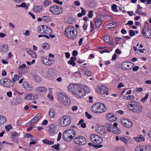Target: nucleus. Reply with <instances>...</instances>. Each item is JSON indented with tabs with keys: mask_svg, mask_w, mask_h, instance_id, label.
<instances>
[{
	"mask_svg": "<svg viewBox=\"0 0 151 151\" xmlns=\"http://www.w3.org/2000/svg\"><path fill=\"white\" fill-rule=\"evenodd\" d=\"M77 34V29L75 27L72 26H69L67 27L64 31L65 36L70 40L75 39Z\"/></svg>",
	"mask_w": 151,
	"mask_h": 151,
	"instance_id": "f257e3e1",
	"label": "nucleus"
},
{
	"mask_svg": "<svg viewBox=\"0 0 151 151\" xmlns=\"http://www.w3.org/2000/svg\"><path fill=\"white\" fill-rule=\"evenodd\" d=\"M106 108L103 104L97 103L93 104L91 108V111L94 113H102L106 110Z\"/></svg>",
	"mask_w": 151,
	"mask_h": 151,
	"instance_id": "f03ea898",
	"label": "nucleus"
},
{
	"mask_svg": "<svg viewBox=\"0 0 151 151\" xmlns=\"http://www.w3.org/2000/svg\"><path fill=\"white\" fill-rule=\"evenodd\" d=\"M71 119L70 116H64L59 120L60 125L62 127H65L69 125L71 123Z\"/></svg>",
	"mask_w": 151,
	"mask_h": 151,
	"instance_id": "7ed1b4c3",
	"label": "nucleus"
},
{
	"mask_svg": "<svg viewBox=\"0 0 151 151\" xmlns=\"http://www.w3.org/2000/svg\"><path fill=\"white\" fill-rule=\"evenodd\" d=\"M85 95L84 90L82 86L78 84L73 95L78 98H82Z\"/></svg>",
	"mask_w": 151,
	"mask_h": 151,
	"instance_id": "20e7f679",
	"label": "nucleus"
},
{
	"mask_svg": "<svg viewBox=\"0 0 151 151\" xmlns=\"http://www.w3.org/2000/svg\"><path fill=\"white\" fill-rule=\"evenodd\" d=\"M1 84L4 87L10 88L13 86L14 83L10 80L7 78H4L1 79L0 81Z\"/></svg>",
	"mask_w": 151,
	"mask_h": 151,
	"instance_id": "39448f33",
	"label": "nucleus"
},
{
	"mask_svg": "<svg viewBox=\"0 0 151 151\" xmlns=\"http://www.w3.org/2000/svg\"><path fill=\"white\" fill-rule=\"evenodd\" d=\"M74 142L79 145H84L86 143V138L81 136H78L73 139Z\"/></svg>",
	"mask_w": 151,
	"mask_h": 151,
	"instance_id": "423d86ee",
	"label": "nucleus"
},
{
	"mask_svg": "<svg viewBox=\"0 0 151 151\" xmlns=\"http://www.w3.org/2000/svg\"><path fill=\"white\" fill-rule=\"evenodd\" d=\"M90 139L94 143L99 145L103 142V139L99 136L95 134H92L90 137Z\"/></svg>",
	"mask_w": 151,
	"mask_h": 151,
	"instance_id": "0eeeda50",
	"label": "nucleus"
},
{
	"mask_svg": "<svg viewBox=\"0 0 151 151\" xmlns=\"http://www.w3.org/2000/svg\"><path fill=\"white\" fill-rule=\"evenodd\" d=\"M50 10L53 14L55 15L60 14L63 11L61 7L57 5L53 6L50 7Z\"/></svg>",
	"mask_w": 151,
	"mask_h": 151,
	"instance_id": "6e6552de",
	"label": "nucleus"
},
{
	"mask_svg": "<svg viewBox=\"0 0 151 151\" xmlns=\"http://www.w3.org/2000/svg\"><path fill=\"white\" fill-rule=\"evenodd\" d=\"M97 91L100 94H105L108 95L107 88L105 86L102 85H100L97 87Z\"/></svg>",
	"mask_w": 151,
	"mask_h": 151,
	"instance_id": "1a4fd4ad",
	"label": "nucleus"
},
{
	"mask_svg": "<svg viewBox=\"0 0 151 151\" xmlns=\"http://www.w3.org/2000/svg\"><path fill=\"white\" fill-rule=\"evenodd\" d=\"M142 32L143 35L148 38H151V29L147 28L146 26L142 28Z\"/></svg>",
	"mask_w": 151,
	"mask_h": 151,
	"instance_id": "9d476101",
	"label": "nucleus"
},
{
	"mask_svg": "<svg viewBox=\"0 0 151 151\" xmlns=\"http://www.w3.org/2000/svg\"><path fill=\"white\" fill-rule=\"evenodd\" d=\"M138 104L136 102L132 101L129 103L127 106L129 110L133 112L134 110L136 108V106H137Z\"/></svg>",
	"mask_w": 151,
	"mask_h": 151,
	"instance_id": "9b49d317",
	"label": "nucleus"
},
{
	"mask_svg": "<svg viewBox=\"0 0 151 151\" xmlns=\"http://www.w3.org/2000/svg\"><path fill=\"white\" fill-rule=\"evenodd\" d=\"M131 64H133L128 62H123L121 64L122 68L124 70L131 69L132 67L130 66Z\"/></svg>",
	"mask_w": 151,
	"mask_h": 151,
	"instance_id": "f8f14e48",
	"label": "nucleus"
},
{
	"mask_svg": "<svg viewBox=\"0 0 151 151\" xmlns=\"http://www.w3.org/2000/svg\"><path fill=\"white\" fill-rule=\"evenodd\" d=\"M78 84L75 83H70L68 87V89L70 92L73 95L77 88Z\"/></svg>",
	"mask_w": 151,
	"mask_h": 151,
	"instance_id": "ddd939ff",
	"label": "nucleus"
},
{
	"mask_svg": "<svg viewBox=\"0 0 151 151\" xmlns=\"http://www.w3.org/2000/svg\"><path fill=\"white\" fill-rule=\"evenodd\" d=\"M96 130L98 133H100L102 135H104L106 133L104 127L101 125L97 126L96 128Z\"/></svg>",
	"mask_w": 151,
	"mask_h": 151,
	"instance_id": "4468645a",
	"label": "nucleus"
},
{
	"mask_svg": "<svg viewBox=\"0 0 151 151\" xmlns=\"http://www.w3.org/2000/svg\"><path fill=\"white\" fill-rule=\"evenodd\" d=\"M63 135L64 139L68 142L70 141L74 137H73V135H69L65 132L63 133Z\"/></svg>",
	"mask_w": 151,
	"mask_h": 151,
	"instance_id": "2eb2a0df",
	"label": "nucleus"
},
{
	"mask_svg": "<svg viewBox=\"0 0 151 151\" xmlns=\"http://www.w3.org/2000/svg\"><path fill=\"white\" fill-rule=\"evenodd\" d=\"M41 60L43 63L47 65H50L54 63V60L52 59V61L47 59L46 58L42 57Z\"/></svg>",
	"mask_w": 151,
	"mask_h": 151,
	"instance_id": "dca6fc26",
	"label": "nucleus"
},
{
	"mask_svg": "<svg viewBox=\"0 0 151 151\" xmlns=\"http://www.w3.org/2000/svg\"><path fill=\"white\" fill-rule=\"evenodd\" d=\"M67 97L63 93H60L58 94V99L62 103H64V100L66 99Z\"/></svg>",
	"mask_w": 151,
	"mask_h": 151,
	"instance_id": "f3484780",
	"label": "nucleus"
},
{
	"mask_svg": "<svg viewBox=\"0 0 151 151\" xmlns=\"http://www.w3.org/2000/svg\"><path fill=\"white\" fill-rule=\"evenodd\" d=\"M41 117L42 116L40 114H37L34 118L32 119L29 123H30L31 124H34L40 119L41 118Z\"/></svg>",
	"mask_w": 151,
	"mask_h": 151,
	"instance_id": "a211bd4d",
	"label": "nucleus"
},
{
	"mask_svg": "<svg viewBox=\"0 0 151 151\" xmlns=\"http://www.w3.org/2000/svg\"><path fill=\"white\" fill-rule=\"evenodd\" d=\"M117 25V24L115 22H112L106 24L105 25V29L108 30L116 27Z\"/></svg>",
	"mask_w": 151,
	"mask_h": 151,
	"instance_id": "6ab92c4d",
	"label": "nucleus"
},
{
	"mask_svg": "<svg viewBox=\"0 0 151 151\" xmlns=\"http://www.w3.org/2000/svg\"><path fill=\"white\" fill-rule=\"evenodd\" d=\"M22 101V99L19 97H17L13 99L11 102V104L12 105H17L19 104Z\"/></svg>",
	"mask_w": 151,
	"mask_h": 151,
	"instance_id": "aec40b11",
	"label": "nucleus"
},
{
	"mask_svg": "<svg viewBox=\"0 0 151 151\" xmlns=\"http://www.w3.org/2000/svg\"><path fill=\"white\" fill-rule=\"evenodd\" d=\"M143 110L141 105L139 104H138L137 106H136V108L133 111V112L139 113L142 112Z\"/></svg>",
	"mask_w": 151,
	"mask_h": 151,
	"instance_id": "412c9836",
	"label": "nucleus"
},
{
	"mask_svg": "<svg viewBox=\"0 0 151 151\" xmlns=\"http://www.w3.org/2000/svg\"><path fill=\"white\" fill-rule=\"evenodd\" d=\"M46 27V25H40L38 27V31L40 33H44L45 32V30Z\"/></svg>",
	"mask_w": 151,
	"mask_h": 151,
	"instance_id": "4be33fe9",
	"label": "nucleus"
},
{
	"mask_svg": "<svg viewBox=\"0 0 151 151\" xmlns=\"http://www.w3.org/2000/svg\"><path fill=\"white\" fill-rule=\"evenodd\" d=\"M69 135H73V137H75L76 136V133L74 132V130L72 129H68L65 130V131Z\"/></svg>",
	"mask_w": 151,
	"mask_h": 151,
	"instance_id": "5701e85b",
	"label": "nucleus"
},
{
	"mask_svg": "<svg viewBox=\"0 0 151 151\" xmlns=\"http://www.w3.org/2000/svg\"><path fill=\"white\" fill-rule=\"evenodd\" d=\"M134 139L137 142H141L145 140V137L142 135H139L137 137H134Z\"/></svg>",
	"mask_w": 151,
	"mask_h": 151,
	"instance_id": "b1692460",
	"label": "nucleus"
},
{
	"mask_svg": "<svg viewBox=\"0 0 151 151\" xmlns=\"http://www.w3.org/2000/svg\"><path fill=\"white\" fill-rule=\"evenodd\" d=\"M95 25L97 27H100L102 25L101 21L99 19V18L97 17L95 19Z\"/></svg>",
	"mask_w": 151,
	"mask_h": 151,
	"instance_id": "393cba45",
	"label": "nucleus"
},
{
	"mask_svg": "<svg viewBox=\"0 0 151 151\" xmlns=\"http://www.w3.org/2000/svg\"><path fill=\"white\" fill-rule=\"evenodd\" d=\"M35 90L37 92H45L47 91V89L44 87H39L37 88Z\"/></svg>",
	"mask_w": 151,
	"mask_h": 151,
	"instance_id": "a878e982",
	"label": "nucleus"
},
{
	"mask_svg": "<svg viewBox=\"0 0 151 151\" xmlns=\"http://www.w3.org/2000/svg\"><path fill=\"white\" fill-rule=\"evenodd\" d=\"M104 41L106 43L111 44L112 43V39L109 36H106L104 37Z\"/></svg>",
	"mask_w": 151,
	"mask_h": 151,
	"instance_id": "bb28decb",
	"label": "nucleus"
},
{
	"mask_svg": "<svg viewBox=\"0 0 151 151\" xmlns=\"http://www.w3.org/2000/svg\"><path fill=\"white\" fill-rule=\"evenodd\" d=\"M33 9L34 11L36 12H40L42 10L41 6H37L35 5L33 8Z\"/></svg>",
	"mask_w": 151,
	"mask_h": 151,
	"instance_id": "cd10ccee",
	"label": "nucleus"
},
{
	"mask_svg": "<svg viewBox=\"0 0 151 151\" xmlns=\"http://www.w3.org/2000/svg\"><path fill=\"white\" fill-rule=\"evenodd\" d=\"M105 127L106 128L107 131L108 132H110L112 131L113 125L112 123H110L106 124Z\"/></svg>",
	"mask_w": 151,
	"mask_h": 151,
	"instance_id": "c85d7f7f",
	"label": "nucleus"
},
{
	"mask_svg": "<svg viewBox=\"0 0 151 151\" xmlns=\"http://www.w3.org/2000/svg\"><path fill=\"white\" fill-rule=\"evenodd\" d=\"M111 132L114 134H119L120 133L121 131L118 127H114L112 128Z\"/></svg>",
	"mask_w": 151,
	"mask_h": 151,
	"instance_id": "c756f323",
	"label": "nucleus"
},
{
	"mask_svg": "<svg viewBox=\"0 0 151 151\" xmlns=\"http://www.w3.org/2000/svg\"><path fill=\"white\" fill-rule=\"evenodd\" d=\"M8 49V46L6 44L3 45L0 48L1 52H5L7 51Z\"/></svg>",
	"mask_w": 151,
	"mask_h": 151,
	"instance_id": "7c9ffc66",
	"label": "nucleus"
},
{
	"mask_svg": "<svg viewBox=\"0 0 151 151\" xmlns=\"http://www.w3.org/2000/svg\"><path fill=\"white\" fill-rule=\"evenodd\" d=\"M57 126L54 124L50 125L49 126V130L52 132H56L57 130Z\"/></svg>",
	"mask_w": 151,
	"mask_h": 151,
	"instance_id": "2f4dec72",
	"label": "nucleus"
},
{
	"mask_svg": "<svg viewBox=\"0 0 151 151\" xmlns=\"http://www.w3.org/2000/svg\"><path fill=\"white\" fill-rule=\"evenodd\" d=\"M42 141L43 143L48 145H52L54 143V141H50L47 139H43Z\"/></svg>",
	"mask_w": 151,
	"mask_h": 151,
	"instance_id": "473e14b6",
	"label": "nucleus"
},
{
	"mask_svg": "<svg viewBox=\"0 0 151 151\" xmlns=\"http://www.w3.org/2000/svg\"><path fill=\"white\" fill-rule=\"evenodd\" d=\"M55 115V111L53 109H50L49 111V115L50 118H52Z\"/></svg>",
	"mask_w": 151,
	"mask_h": 151,
	"instance_id": "72a5a7b5",
	"label": "nucleus"
},
{
	"mask_svg": "<svg viewBox=\"0 0 151 151\" xmlns=\"http://www.w3.org/2000/svg\"><path fill=\"white\" fill-rule=\"evenodd\" d=\"M6 121V119L4 116H0V126L5 123Z\"/></svg>",
	"mask_w": 151,
	"mask_h": 151,
	"instance_id": "f704fd0d",
	"label": "nucleus"
},
{
	"mask_svg": "<svg viewBox=\"0 0 151 151\" xmlns=\"http://www.w3.org/2000/svg\"><path fill=\"white\" fill-rule=\"evenodd\" d=\"M42 47L45 50H48L50 47V45L47 42H44L43 44Z\"/></svg>",
	"mask_w": 151,
	"mask_h": 151,
	"instance_id": "c9c22d12",
	"label": "nucleus"
},
{
	"mask_svg": "<svg viewBox=\"0 0 151 151\" xmlns=\"http://www.w3.org/2000/svg\"><path fill=\"white\" fill-rule=\"evenodd\" d=\"M132 125V124L130 120H128L125 124H124L123 126L127 128H130L131 127Z\"/></svg>",
	"mask_w": 151,
	"mask_h": 151,
	"instance_id": "e433bc0d",
	"label": "nucleus"
},
{
	"mask_svg": "<svg viewBox=\"0 0 151 151\" xmlns=\"http://www.w3.org/2000/svg\"><path fill=\"white\" fill-rule=\"evenodd\" d=\"M145 146H137L135 148L136 151H144Z\"/></svg>",
	"mask_w": 151,
	"mask_h": 151,
	"instance_id": "4c0bfd02",
	"label": "nucleus"
},
{
	"mask_svg": "<svg viewBox=\"0 0 151 151\" xmlns=\"http://www.w3.org/2000/svg\"><path fill=\"white\" fill-rule=\"evenodd\" d=\"M88 145L91 146H93L96 148H101L103 147V145H94L91 143H88Z\"/></svg>",
	"mask_w": 151,
	"mask_h": 151,
	"instance_id": "58836bf2",
	"label": "nucleus"
},
{
	"mask_svg": "<svg viewBox=\"0 0 151 151\" xmlns=\"http://www.w3.org/2000/svg\"><path fill=\"white\" fill-rule=\"evenodd\" d=\"M52 29L50 28L47 26V27L46 28L45 32V33L47 35H50V34L52 33Z\"/></svg>",
	"mask_w": 151,
	"mask_h": 151,
	"instance_id": "ea45409f",
	"label": "nucleus"
},
{
	"mask_svg": "<svg viewBox=\"0 0 151 151\" xmlns=\"http://www.w3.org/2000/svg\"><path fill=\"white\" fill-rule=\"evenodd\" d=\"M137 6V8L136 12L138 14H141V11L142 10V7L139 4H138Z\"/></svg>",
	"mask_w": 151,
	"mask_h": 151,
	"instance_id": "a19ab883",
	"label": "nucleus"
},
{
	"mask_svg": "<svg viewBox=\"0 0 151 151\" xmlns=\"http://www.w3.org/2000/svg\"><path fill=\"white\" fill-rule=\"evenodd\" d=\"M11 139L14 141L16 142L17 140L16 139H14V137H15L18 135V133L16 132H13L12 133Z\"/></svg>",
	"mask_w": 151,
	"mask_h": 151,
	"instance_id": "79ce46f5",
	"label": "nucleus"
},
{
	"mask_svg": "<svg viewBox=\"0 0 151 151\" xmlns=\"http://www.w3.org/2000/svg\"><path fill=\"white\" fill-rule=\"evenodd\" d=\"M66 99L64 100V103L62 104H64L65 105H69L70 103V100L68 97H67Z\"/></svg>",
	"mask_w": 151,
	"mask_h": 151,
	"instance_id": "37998d69",
	"label": "nucleus"
},
{
	"mask_svg": "<svg viewBox=\"0 0 151 151\" xmlns=\"http://www.w3.org/2000/svg\"><path fill=\"white\" fill-rule=\"evenodd\" d=\"M33 76L36 82H40L41 81V80L40 78L36 75L34 74L33 75Z\"/></svg>",
	"mask_w": 151,
	"mask_h": 151,
	"instance_id": "c03bdc74",
	"label": "nucleus"
},
{
	"mask_svg": "<svg viewBox=\"0 0 151 151\" xmlns=\"http://www.w3.org/2000/svg\"><path fill=\"white\" fill-rule=\"evenodd\" d=\"M32 94H29L26 96L25 97V99L27 100H29L32 99Z\"/></svg>",
	"mask_w": 151,
	"mask_h": 151,
	"instance_id": "a18cd8bd",
	"label": "nucleus"
},
{
	"mask_svg": "<svg viewBox=\"0 0 151 151\" xmlns=\"http://www.w3.org/2000/svg\"><path fill=\"white\" fill-rule=\"evenodd\" d=\"M128 121V120L127 119L124 118H122L120 119L121 122L123 125L125 124V123H126Z\"/></svg>",
	"mask_w": 151,
	"mask_h": 151,
	"instance_id": "49530a36",
	"label": "nucleus"
},
{
	"mask_svg": "<svg viewBox=\"0 0 151 151\" xmlns=\"http://www.w3.org/2000/svg\"><path fill=\"white\" fill-rule=\"evenodd\" d=\"M145 148L144 151H151V145H147Z\"/></svg>",
	"mask_w": 151,
	"mask_h": 151,
	"instance_id": "de8ad7c7",
	"label": "nucleus"
},
{
	"mask_svg": "<svg viewBox=\"0 0 151 151\" xmlns=\"http://www.w3.org/2000/svg\"><path fill=\"white\" fill-rule=\"evenodd\" d=\"M60 144L59 143L57 144V145H53L52 147L55 148L57 150H60L59 147Z\"/></svg>",
	"mask_w": 151,
	"mask_h": 151,
	"instance_id": "09e8293b",
	"label": "nucleus"
},
{
	"mask_svg": "<svg viewBox=\"0 0 151 151\" xmlns=\"http://www.w3.org/2000/svg\"><path fill=\"white\" fill-rule=\"evenodd\" d=\"M125 150V148L123 147L119 146L117 147L116 151H124Z\"/></svg>",
	"mask_w": 151,
	"mask_h": 151,
	"instance_id": "8fccbe9b",
	"label": "nucleus"
},
{
	"mask_svg": "<svg viewBox=\"0 0 151 151\" xmlns=\"http://www.w3.org/2000/svg\"><path fill=\"white\" fill-rule=\"evenodd\" d=\"M111 8L113 11L116 12H118V10L116 9L117 6L116 4H114L113 5L111 6Z\"/></svg>",
	"mask_w": 151,
	"mask_h": 151,
	"instance_id": "3c124183",
	"label": "nucleus"
},
{
	"mask_svg": "<svg viewBox=\"0 0 151 151\" xmlns=\"http://www.w3.org/2000/svg\"><path fill=\"white\" fill-rule=\"evenodd\" d=\"M42 19L43 20L47 22H48L50 19V17L47 16H43L42 17Z\"/></svg>",
	"mask_w": 151,
	"mask_h": 151,
	"instance_id": "603ef678",
	"label": "nucleus"
},
{
	"mask_svg": "<svg viewBox=\"0 0 151 151\" xmlns=\"http://www.w3.org/2000/svg\"><path fill=\"white\" fill-rule=\"evenodd\" d=\"M33 89V87L31 84H28L27 86V87L26 90L29 91H30Z\"/></svg>",
	"mask_w": 151,
	"mask_h": 151,
	"instance_id": "864d4df0",
	"label": "nucleus"
},
{
	"mask_svg": "<svg viewBox=\"0 0 151 151\" xmlns=\"http://www.w3.org/2000/svg\"><path fill=\"white\" fill-rule=\"evenodd\" d=\"M31 56L33 58H35L37 57L36 53L35 51L33 50L32 51V52L30 54Z\"/></svg>",
	"mask_w": 151,
	"mask_h": 151,
	"instance_id": "5fc2aeb1",
	"label": "nucleus"
},
{
	"mask_svg": "<svg viewBox=\"0 0 151 151\" xmlns=\"http://www.w3.org/2000/svg\"><path fill=\"white\" fill-rule=\"evenodd\" d=\"M47 97L49 98L51 101H53L54 99L53 96L52 95V93L51 92H50L47 95Z\"/></svg>",
	"mask_w": 151,
	"mask_h": 151,
	"instance_id": "6e6d98bb",
	"label": "nucleus"
},
{
	"mask_svg": "<svg viewBox=\"0 0 151 151\" xmlns=\"http://www.w3.org/2000/svg\"><path fill=\"white\" fill-rule=\"evenodd\" d=\"M5 128L7 131H9L12 128V127L11 125H9L6 126Z\"/></svg>",
	"mask_w": 151,
	"mask_h": 151,
	"instance_id": "4d7b16f0",
	"label": "nucleus"
},
{
	"mask_svg": "<svg viewBox=\"0 0 151 151\" xmlns=\"http://www.w3.org/2000/svg\"><path fill=\"white\" fill-rule=\"evenodd\" d=\"M126 99L127 100H132L134 99V97L133 96L129 95L127 96Z\"/></svg>",
	"mask_w": 151,
	"mask_h": 151,
	"instance_id": "13d9d810",
	"label": "nucleus"
},
{
	"mask_svg": "<svg viewBox=\"0 0 151 151\" xmlns=\"http://www.w3.org/2000/svg\"><path fill=\"white\" fill-rule=\"evenodd\" d=\"M149 94L148 93H146L145 96L142 99V102H144L147 99L149 96Z\"/></svg>",
	"mask_w": 151,
	"mask_h": 151,
	"instance_id": "bf43d9fd",
	"label": "nucleus"
},
{
	"mask_svg": "<svg viewBox=\"0 0 151 151\" xmlns=\"http://www.w3.org/2000/svg\"><path fill=\"white\" fill-rule=\"evenodd\" d=\"M68 63L69 64H70L73 66H74L76 65V63L74 61L71 60H69L68 62Z\"/></svg>",
	"mask_w": 151,
	"mask_h": 151,
	"instance_id": "052dcab7",
	"label": "nucleus"
},
{
	"mask_svg": "<svg viewBox=\"0 0 151 151\" xmlns=\"http://www.w3.org/2000/svg\"><path fill=\"white\" fill-rule=\"evenodd\" d=\"M120 139L121 141H123L125 143H127L128 141V139L124 137H121Z\"/></svg>",
	"mask_w": 151,
	"mask_h": 151,
	"instance_id": "680f3d73",
	"label": "nucleus"
},
{
	"mask_svg": "<svg viewBox=\"0 0 151 151\" xmlns=\"http://www.w3.org/2000/svg\"><path fill=\"white\" fill-rule=\"evenodd\" d=\"M68 22L69 24H72L74 23L75 22V21L74 19L71 18L69 19Z\"/></svg>",
	"mask_w": 151,
	"mask_h": 151,
	"instance_id": "e2e57ef3",
	"label": "nucleus"
},
{
	"mask_svg": "<svg viewBox=\"0 0 151 151\" xmlns=\"http://www.w3.org/2000/svg\"><path fill=\"white\" fill-rule=\"evenodd\" d=\"M28 83L26 82V81H25V82H24L23 83V87L25 89H26L27 88V86L28 85Z\"/></svg>",
	"mask_w": 151,
	"mask_h": 151,
	"instance_id": "0e129e2a",
	"label": "nucleus"
},
{
	"mask_svg": "<svg viewBox=\"0 0 151 151\" xmlns=\"http://www.w3.org/2000/svg\"><path fill=\"white\" fill-rule=\"evenodd\" d=\"M129 35L131 36H132L135 35L134 32L132 30H129Z\"/></svg>",
	"mask_w": 151,
	"mask_h": 151,
	"instance_id": "69168bd1",
	"label": "nucleus"
},
{
	"mask_svg": "<svg viewBox=\"0 0 151 151\" xmlns=\"http://www.w3.org/2000/svg\"><path fill=\"white\" fill-rule=\"evenodd\" d=\"M85 73L88 76H90L92 75L91 72L89 70H86L85 72Z\"/></svg>",
	"mask_w": 151,
	"mask_h": 151,
	"instance_id": "338daca9",
	"label": "nucleus"
},
{
	"mask_svg": "<svg viewBox=\"0 0 151 151\" xmlns=\"http://www.w3.org/2000/svg\"><path fill=\"white\" fill-rule=\"evenodd\" d=\"M114 116L112 114L108 113L106 115V117L107 118L109 119L113 116Z\"/></svg>",
	"mask_w": 151,
	"mask_h": 151,
	"instance_id": "774afa93",
	"label": "nucleus"
}]
</instances>
